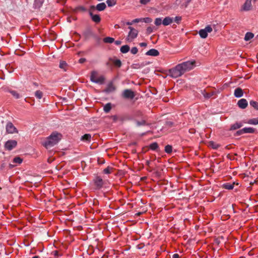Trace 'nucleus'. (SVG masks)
<instances>
[{"mask_svg":"<svg viewBox=\"0 0 258 258\" xmlns=\"http://www.w3.org/2000/svg\"><path fill=\"white\" fill-rule=\"evenodd\" d=\"M140 45L141 47H146L147 46V44L145 42H142L140 43Z\"/></svg>","mask_w":258,"mask_h":258,"instance_id":"obj_54","label":"nucleus"},{"mask_svg":"<svg viewBox=\"0 0 258 258\" xmlns=\"http://www.w3.org/2000/svg\"><path fill=\"white\" fill-rule=\"evenodd\" d=\"M202 94L205 98L209 99V98L212 97V96H213L214 95H215V92L214 91H211L210 92H207L205 90H204L202 92Z\"/></svg>","mask_w":258,"mask_h":258,"instance_id":"obj_16","label":"nucleus"},{"mask_svg":"<svg viewBox=\"0 0 258 258\" xmlns=\"http://www.w3.org/2000/svg\"><path fill=\"white\" fill-rule=\"evenodd\" d=\"M59 67L61 69H63L64 68V63L63 61L60 62Z\"/></svg>","mask_w":258,"mask_h":258,"instance_id":"obj_52","label":"nucleus"},{"mask_svg":"<svg viewBox=\"0 0 258 258\" xmlns=\"http://www.w3.org/2000/svg\"><path fill=\"white\" fill-rule=\"evenodd\" d=\"M208 146L213 149H217L220 147V145L213 141H210L208 143Z\"/></svg>","mask_w":258,"mask_h":258,"instance_id":"obj_22","label":"nucleus"},{"mask_svg":"<svg viewBox=\"0 0 258 258\" xmlns=\"http://www.w3.org/2000/svg\"><path fill=\"white\" fill-rule=\"evenodd\" d=\"M73 220V218L72 217L66 218V221H72Z\"/></svg>","mask_w":258,"mask_h":258,"instance_id":"obj_61","label":"nucleus"},{"mask_svg":"<svg viewBox=\"0 0 258 258\" xmlns=\"http://www.w3.org/2000/svg\"><path fill=\"white\" fill-rule=\"evenodd\" d=\"M243 134H244V132L243 131V128L237 131L236 134H235V135L236 136H240V135H241Z\"/></svg>","mask_w":258,"mask_h":258,"instance_id":"obj_47","label":"nucleus"},{"mask_svg":"<svg viewBox=\"0 0 258 258\" xmlns=\"http://www.w3.org/2000/svg\"><path fill=\"white\" fill-rule=\"evenodd\" d=\"M22 159L19 157H16L14 158L13 160V163H16L17 164H21L22 163Z\"/></svg>","mask_w":258,"mask_h":258,"instance_id":"obj_33","label":"nucleus"},{"mask_svg":"<svg viewBox=\"0 0 258 258\" xmlns=\"http://www.w3.org/2000/svg\"><path fill=\"white\" fill-rule=\"evenodd\" d=\"M142 21V19H135L133 21V23H139Z\"/></svg>","mask_w":258,"mask_h":258,"instance_id":"obj_50","label":"nucleus"},{"mask_svg":"<svg viewBox=\"0 0 258 258\" xmlns=\"http://www.w3.org/2000/svg\"><path fill=\"white\" fill-rule=\"evenodd\" d=\"M234 96L237 98H240L242 97L243 95L242 89L240 88H237L235 89L234 90Z\"/></svg>","mask_w":258,"mask_h":258,"instance_id":"obj_14","label":"nucleus"},{"mask_svg":"<svg viewBox=\"0 0 258 258\" xmlns=\"http://www.w3.org/2000/svg\"><path fill=\"white\" fill-rule=\"evenodd\" d=\"M65 232H66V241H69L70 239H72L71 236H66V235L67 234H70V231L66 229ZM72 240H71V241H72Z\"/></svg>","mask_w":258,"mask_h":258,"instance_id":"obj_41","label":"nucleus"},{"mask_svg":"<svg viewBox=\"0 0 258 258\" xmlns=\"http://www.w3.org/2000/svg\"><path fill=\"white\" fill-rule=\"evenodd\" d=\"M106 3L108 7H112L116 5V0H107Z\"/></svg>","mask_w":258,"mask_h":258,"instance_id":"obj_34","label":"nucleus"},{"mask_svg":"<svg viewBox=\"0 0 258 258\" xmlns=\"http://www.w3.org/2000/svg\"><path fill=\"white\" fill-rule=\"evenodd\" d=\"M255 131L256 130L255 128L251 127L243 128V131L244 132V134L254 133L255 132Z\"/></svg>","mask_w":258,"mask_h":258,"instance_id":"obj_23","label":"nucleus"},{"mask_svg":"<svg viewBox=\"0 0 258 258\" xmlns=\"http://www.w3.org/2000/svg\"><path fill=\"white\" fill-rule=\"evenodd\" d=\"M69 188V186H68L67 184V181L66 180V192H65V194H66V199H67V195L69 194V192H68V190H67V188Z\"/></svg>","mask_w":258,"mask_h":258,"instance_id":"obj_53","label":"nucleus"},{"mask_svg":"<svg viewBox=\"0 0 258 258\" xmlns=\"http://www.w3.org/2000/svg\"><path fill=\"white\" fill-rule=\"evenodd\" d=\"M199 33L201 37L202 38H206L208 36V33L205 29L200 30Z\"/></svg>","mask_w":258,"mask_h":258,"instance_id":"obj_25","label":"nucleus"},{"mask_svg":"<svg viewBox=\"0 0 258 258\" xmlns=\"http://www.w3.org/2000/svg\"><path fill=\"white\" fill-rule=\"evenodd\" d=\"M86 35L87 36H89V35H91V32L90 31H88L87 33H86Z\"/></svg>","mask_w":258,"mask_h":258,"instance_id":"obj_62","label":"nucleus"},{"mask_svg":"<svg viewBox=\"0 0 258 258\" xmlns=\"http://www.w3.org/2000/svg\"><path fill=\"white\" fill-rule=\"evenodd\" d=\"M235 182L233 183H226L223 184V186L224 188L227 189H232L234 187Z\"/></svg>","mask_w":258,"mask_h":258,"instance_id":"obj_21","label":"nucleus"},{"mask_svg":"<svg viewBox=\"0 0 258 258\" xmlns=\"http://www.w3.org/2000/svg\"><path fill=\"white\" fill-rule=\"evenodd\" d=\"M181 20V17H179V16H176L174 18V21L176 23H179Z\"/></svg>","mask_w":258,"mask_h":258,"instance_id":"obj_48","label":"nucleus"},{"mask_svg":"<svg viewBox=\"0 0 258 258\" xmlns=\"http://www.w3.org/2000/svg\"><path fill=\"white\" fill-rule=\"evenodd\" d=\"M73 214V213L72 212L69 211V212H67V211L66 210V214H65L66 216H68V215H72Z\"/></svg>","mask_w":258,"mask_h":258,"instance_id":"obj_58","label":"nucleus"},{"mask_svg":"<svg viewBox=\"0 0 258 258\" xmlns=\"http://www.w3.org/2000/svg\"><path fill=\"white\" fill-rule=\"evenodd\" d=\"M133 22H127V23H126V24H127V25H132V24H133Z\"/></svg>","mask_w":258,"mask_h":258,"instance_id":"obj_64","label":"nucleus"},{"mask_svg":"<svg viewBox=\"0 0 258 258\" xmlns=\"http://www.w3.org/2000/svg\"><path fill=\"white\" fill-rule=\"evenodd\" d=\"M35 96L37 98L40 99L42 97L43 93L41 91L37 90L35 93Z\"/></svg>","mask_w":258,"mask_h":258,"instance_id":"obj_36","label":"nucleus"},{"mask_svg":"<svg viewBox=\"0 0 258 258\" xmlns=\"http://www.w3.org/2000/svg\"><path fill=\"white\" fill-rule=\"evenodd\" d=\"M119 27H119V26L118 24H116V25H115V26H114V28H116V29H118V28H119Z\"/></svg>","mask_w":258,"mask_h":258,"instance_id":"obj_63","label":"nucleus"},{"mask_svg":"<svg viewBox=\"0 0 258 258\" xmlns=\"http://www.w3.org/2000/svg\"><path fill=\"white\" fill-rule=\"evenodd\" d=\"M204 29H205L207 33L211 32L213 30L212 28L210 25L206 26Z\"/></svg>","mask_w":258,"mask_h":258,"instance_id":"obj_45","label":"nucleus"},{"mask_svg":"<svg viewBox=\"0 0 258 258\" xmlns=\"http://www.w3.org/2000/svg\"><path fill=\"white\" fill-rule=\"evenodd\" d=\"M147 31L148 33H150L152 32V29L151 27H148L147 29Z\"/></svg>","mask_w":258,"mask_h":258,"instance_id":"obj_60","label":"nucleus"},{"mask_svg":"<svg viewBox=\"0 0 258 258\" xmlns=\"http://www.w3.org/2000/svg\"><path fill=\"white\" fill-rule=\"evenodd\" d=\"M44 0H34V8L39 9L42 5Z\"/></svg>","mask_w":258,"mask_h":258,"instance_id":"obj_18","label":"nucleus"},{"mask_svg":"<svg viewBox=\"0 0 258 258\" xmlns=\"http://www.w3.org/2000/svg\"><path fill=\"white\" fill-rule=\"evenodd\" d=\"M252 0H246L240 8V11H249L252 9Z\"/></svg>","mask_w":258,"mask_h":258,"instance_id":"obj_7","label":"nucleus"},{"mask_svg":"<svg viewBox=\"0 0 258 258\" xmlns=\"http://www.w3.org/2000/svg\"><path fill=\"white\" fill-rule=\"evenodd\" d=\"M114 38H112V37H105L103 39V41L105 43H111L113 42H114Z\"/></svg>","mask_w":258,"mask_h":258,"instance_id":"obj_30","label":"nucleus"},{"mask_svg":"<svg viewBox=\"0 0 258 258\" xmlns=\"http://www.w3.org/2000/svg\"><path fill=\"white\" fill-rule=\"evenodd\" d=\"M17 142L15 140H9L6 142L5 145V148L8 150H11L16 147Z\"/></svg>","mask_w":258,"mask_h":258,"instance_id":"obj_8","label":"nucleus"},{"mask_svg":"<svg viewBox=\"0 0 258 258\" xmlns=\"http://www.w3.org/2000/svg\"><path fill=\"white\" fill-rule=\"evenodd\" d=\"M130 46L127 45H123L120 48V51L123 53H127L130 50Z\"/></svg>","mask_w":258,"mask_h":258,"instance_id":"obj_24","label":"nucleus"},{"mask_svg":"<svg viewBox=\"0 0 258 258\" xmlns=\"http://www.w3.org/2000/svg\"><path fill=\"white\" fill-rule=\"evenodd\" d=\"M162 23V21L161 18H157L155 20V24L156 26L160 25Z\"/></svg>","mask_w":258,"mask_h":258,"instance_id":"obj_40","label":"nucleus"},{"mask_svg":"<svg viewBox=\"0 0 258 258\" xmlns=\"http://www.w3.org/2000/svg\"><path fill=\"white\" fill-rule=\"evenodd\" d=\"M94 183L97 188L98 189L101 188L103 185V181L102 179L99 177L97 176L94 179Z\"/></svg>","mask_w":258,"mask_h":258,"instance_id":"obj_12","label":"nucleus"},{"mask_svg":"<svg viewBox=\"0 0 258 258\" xmlns=\"http://www.w3.org/2000/svg\"><path fill=\"white\" fill-rule=\"evenodd\" d=\"M128 29L130 30L126 40L128 42L132 41L135 38L137 37L138 31L132 27H129Z\"/></svg>","mask_w":258,"mask_h":258,"instance_id":"obj_4","label":"nucleus"},{"mask_svg":"<svg viewBox=\"0 0 258 258\" xmlns=\"http://www.w3.org/2000/svg\"><path fill=\"white\" fill-rule=\"evenodd\" d=\"M116 90V87L113 84L112 82H109L106 88V89L103 91L104 92L109 94L110 93H112Z\"/></svg>","mask_w":258,"mask_h":258,"instance_id":"obj_9","label":"nucleus"},{"mask_svg":"<svg viewBox=\"0 0 258 258\" xmlns=\"http://www.w3.org/2000/svg\"><path fill=\"white\" fill-rule=\"evenodd\" d=\"M159 51L155 49H151L146 53V55L149 56H157L159 55Z\"/></svg>","mask_w":258,"mask_h":258,"instance_id":"obj_13","label":"nucleus"},{"mask_svg":"<svg viewBox=\"0 0 258 258\" xmlns=\"http://www.w3.org/2000/svg\"><path fill=\"white\" fill-rule=\"evenodd\" d=\"M250 105L252 106L255 109L258 110V102L251 100L249 102Z\"/></svg>","mask_w":258,"mask_h":258,"instance_id":"obj_35","label":"nucleus"},{"mask_svg":"<svg viewBox=\"0 0 258 258\" xmlns=\"http://www.w3.org/2000/svg\"><path fill=\"white\" fill-rule=\"evenodd\" d=\"M238 106L241 109H245L248 106V102L245 99H241L238 101L237 103Z\"/></svg>","mask_w":258,"mask_h":258,"instance_id":"obj_11","label":"nucleus"},{"mask_svg":"<svg viewBox=\"0 0 258 258\" xmlns=\"http://www.w3.org/2000/svg\"><path fill=\"white\" fill-rule=\"evenodd\" d=\"M254 37V34L251 32H247L244 37V40L245 41H248L252 39Z\"/></svg>","mask_w":258,"mask_h":258,"instance_id":"obj_27","label":"nucleus"},{"mask_svg":"<svg viewBox=\"0 0 258 258\" xmlns=\"http://www.w3.org/2000/svg\"><path fill=\"white\" fill-rule=\"evenodd\" d=\"M242 125L243 124L241 122H236L231 125L230 130L232 131L238 129L242 126Z\"/></svg>","mask_w":258,"mask_h":258,"instance_id":"obj_19","label":"nucleus"},{"mask_svg":"<svg viewBox=\"0 0 258 258\" xmlns=\"http://www.w3.org/2000/svg\"><path fill=\"white\" fill-rule=\"evenodd\" d=\"M172 258H179V256L177 253H175L172 255Z\"/></svg>","mask_w":258,"mask_h":258,"instance_id":"obj_59","label":"nucleus"},{"mask_svg":"<svg viewBox=\"0 0 258 258\" xmlns=\"http://www.w3.org/2000/svg\"><path fill=\"white\" fill-rule=\"evenodd\" d=\"M195 61H187L183 62L179 65L181 67L184 73L192 69L195 66Z\"/></svg>","mask_w":258,"mask_h":258,"instance_id":"obj_3","label":"nucleus"},{"mask_svg":"<svg viewBox=\"0 0 258 258\" xmlns=\"http://www.w3.org/2000/svg\"><path fill=\"white\" fill-rule=\"evenodd\" d=\"M131 52L133 54H136L138 52V49L136 47H134L131 49Z\"/></svg>","mask_w":258,"mask_h":258,"instance_id":"obj_44","label":"nucleus"},{"mask_svg":"<svg viewBox=\"0 0 258 258\" xmlns=\"http://www.w3.org/2000/svg\"><path fill=\"white\" fill-rule=\"evenodd\" d=\"M158 147V145L156 142L153 143L150 145V148L152 150H156Z\"/></svg>","mask_w":258,"mask_h":258,"instance_id":"obj_37","label":"nucleus"},{"mask_svg":"<svg viewBox=\"0 0 258 258\" xmlns=\"http://www.w3.org/2000/svg\"><path fill=\"white\" fill-rule=\"evenodd\" d=\"M79 9L81 10V11H86V8L85 7H82V6L80 7L79 8Z\"/></svg>","mask_w":258,"mask_h":258,"instance_id":"obj_56","label":"nucleus"},{"mask_svg":"<svg viewBox=\"0 0 258 258\" xmlns=\"http://www.w3.org/2000/svg\"><path fill=\"white\" fill-rule=\"evenodd\" d=\"M150 0H140V3L142 5H146L149 3Z\"/></svg>","mask_w":258,"mask_h":258,"instance_id":"obj_49","label":"nucleus"},{"mask_svg":"<svg viewBox=\"0 0 258 258\" xmlns=\"http://www.w3.org/2000/svg\"><path fill=\"white\" fill-rule=\"evenodd\" d=\"M6 131L9 134H14L15 133H17L16 128L14 126V125L11 122H9L7 123L6 125Z\"/></svg>","mask_w":258,"mask_h":258,"instance_id":"obj_10","label":"nucleus"},{"mask_svg":"<svg viewBox=\"0 0 258 258\" xmlns=\"http://www.w3.org/2000/svg\"><path fill=\"white\" fill-rule=\"evenodd\" d=\"M112 169V168L108 166L107 168L103 170V173L105 174H110Z\"/></svg>","mask_w":258,"mask_h":258,"instance_id":"obj_42","label":"nucleus"},{"mask_svg":"<svg viewBox=\"0 0 258 258\" xmlns=\"http://www.w3.org/2000/svg\"><path fill=\"white\" fill-rule=\"evenodd\" d=\"M114 64L117 67H120L121 66V62L119 59H115L113 60Z\"/></svg>","mask_w":258,"mask_h":258,"instance_id":"obj_39","label":"nucleus"},{"mask_svg":"<svg viewBox=\"0 0 258 258\" xmlns=\"http://www.w3.org/2000/svg\"><path fill=\"white\" fill-rule=\"evenodd\" d=\"M106 8V5L104 3H100L97 5L95 9L98 11H104Z\"/></svg>","mask_w":258,"mask_h":258,"instance_id":"obj_17","label":"nucleus"},{"mask_svg":"<svg viewBox=\"0 0 258 258\" xmlns=\"http://www.w3.org/2000/svg\"><path fill=\"white\" fill-rule=\"evenodd\" d=\"M95 9V7L94 6H91L90 7L89 10V13L90 16H91L92 20L95 23H98L101 21V18L99 15H94L93 14V11Z\"/></svg>","mask_w":258,"mask_h":258,"instance_id":"obj_5","label":"nucleus"},{"mask_svg":"<svg viewBox=\"0 0 258 258\" xmlns=\"http://www.w3.org/2000/svg\"><path fill=\"white\" fill-rule=\"evenodd\" d=\"M86 59L84 58H81L79 59V62L80 63H83L86 61Z\"/></svg>","mask_w":258,"mask_h":258,"instance_id":"obj_51","label":"nucleus"},{"mask_svg":"<svg viewBox=\"0 0 258 258\" xmlns=\"http://www.w3.org/2000/svg\"><path fill=\"white\" fill-rule=\"evenodd\" d=\"M111 109V104L110 103H107L104 106V111L108 113L110 111V110Z\"/></svg>","mask_w":258,"mask_h":258,"instance_id":"obj_32","label":"nucleus"},{"mask_svg":"<svg viewBox=\"0 0 258 258\" xmlns=\"http://www.w3.org/2000/svg\"><path fill=\"white\" fill-rule=\"evenodd\" d=\"M62 135L56 132H53L50 136L44 138L41 141V144L47 149H49L58 143L62 139Z\"/></svg>","mask_w":258,"mask_h":258,"instance_id":"obj_1","label":"nucleus"},{"mask_svg":"<svg viewBox=\"0 0 258 258\" xmlns=\"http://www.w3.org/2000/svg\"><path fill=\"white\" fill-rule=\"evenodd\" d=\"M173 22V19L169 17H165L162 21V24L164 26H167Z\"/></svg>","mask_w":258,"mask_h":258,"instance_id":"obj_15","label":"nucleus"},{"mask_svg":"<svg viewBox=\"0 0 258 258\" xmlns=\"http://www.w3.org/2000/svg\"><path fill=\"white\" fill-rule=\"evenodd\" d=\"M121 96L125 99H133L135 96V94L131 89H127L123 90Z\"/></svg>","mask_w":258,"mask_h":258,"instance_id":"obj_6","label":"nucleus"},{"mask_svg":"<svg viewBox=\"0 0 258 258\" xmlns=\"http://www.w3.org/2000/svg\"><path fill=\"white\" fill-rule=\"evenodd\" d=\"M169 73L170 76L174 78L179 77L185 73L179 64L175 68L170 69Z\"/></svg>","mask_w":258,"mask_h":258,"instance_id":"obj_2","label":"nucleus"},{"mask_svg":"<svg viewBox=\"0 0 258 258\" xmlns=\"http://www.w3.org/2000/svg\"><path fill=\"white\" fill-rule=\"evenodd\" d=\"M98 77V73L97 72L94 71L91 72V74L90 76V80L92 82L94 83L95 80L97 79Z\"/></svg>","mask_w":258,"mask_h":258,"instance_id":"obj_20","label":"nucleus"},{"mask_svg":"<svg viewBox=\"0 0 258 258\" xmlns=\"http://www.w3.org/2000/svg\"><path fill=\"white\" fill-rule=\"evenodd\" d=\"M10 92L16 99H18L20 97V94L16 91L11 90Z\"/></svg>","mask_w":258,"mask_h":258,"instance_id":"obj_38","label":"nucleus"},{"mask_svg":"<svg viewBox=\"0 0 258 258\" xmlns=\"http://www.w3.org/2000/svg\"><path fill=\"white\" fill-rule=\"evenodd\" d=\"M121 43V41L119 40H116L115 41V44L117 45H120Z\"/></svg>","mask_w":258,"mask_h":258,"instance_id":"obj_57","label":"nucleus"},{"mask_svg":"<svg viewBox=\"0 0 258 258\" xmlns=\"http://www.w3.org/2000/svg\"><path fill=\"white\" fill-rule=\"evenodd\" d=\"M137 125L138 126H141V125H145L146 124V122L145 120H143L142 121H137L136 122Z\"/></svg>","mask_w":258,"mask_h":258,"instance_id":"obj_43","label":"nucleus"},{"mask_svg":"<svg viewBox=\"0 0 258 258\" xmlns=\"http://www.w3.org/2000/svg\"><path fill=\"white\" fill-rule=\"evenodd\" d=\"M166 125L169 126H172L173 125V122L171 121H167L166 122Z\"/></svg>","mask_w":258,"mask_h":258,"instance_id":"obj_55","label":"nucleus"},{"mask_svg":"<svg viewBox=\"0 0 258 258\" xmlns=\"http://www.w3.org/2000/svg\"><path fill=\"white\" fill-rule=\"evenodd\" d=\"M247 123L250 124L256 125L258 124V117L250 119L247 121Z\"/></svg>","mask_w":258,"mask_h":258,"instance_id":"obj_28","label":"nucleus"},{"mask_svg":"<svg viewBox=\"0 0 258 258\" xmlns=\"http://www.w3.org/2000/svg\"><path fill=\"white\" fill-rule=\"evenodd\" d=\"M104 81L105 78L103 76H101L100 77H98L97 79L95 80L94 83L102 84L104 83Z\"/></svg>","mask_w":258,"mask_h":258,"instance_id":"obj_26","label":"nucleus"},{"mask_svg":"<svg viewBox=\"0 0 258 258\" xmlns=\"http://www.w3.org/2000/svg\"><path fill=\"white\" fill-rule=\"evenodd\" d=\"M142 21H144L147 23H149L152 22V19L150 18H145L142 19Z\"/></svg>","mask_w":258,"mask_h":258,"instance_id":"obj_46","label":"nucleus"},{"mask_svg":"<svg viewBox=\"0 0 258 258\" xmlns=\"http://www.w3.org/2000/svg\"><path fill=\"white\" fill-rule=\"evenodd\" d=\"M91 136L90 134H85L81 137V140L84 141H89L90 140Z\"/></svg>","mask_w":258,"mask_h":258,"instance_id":"obj_29","label":"nucleus"},{"mask_svg":"<svg viewBox=\"0 0 258 258\" xmlns=\"http://www.w3.org/2000/svg\"><path fill=\"white\" fill-rule=\"evenodd\" d=\"M172 151V147L168 145L165 147V152L167 154H170Z\"/></svg>","mask_w":258,"mask_h":258,"instance_id":"obj_31","label":"nucleus"}]
</instances>
